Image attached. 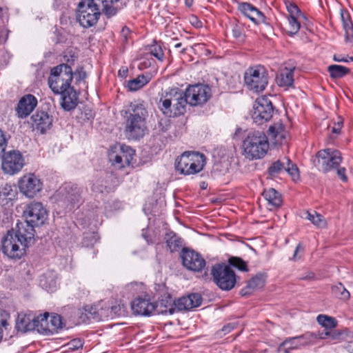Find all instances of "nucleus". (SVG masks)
Instances as JSON below:
<instances>
[{
	"instance_id": "obj_31",
	"label": "nucleus",
	"mask_w": 353,
	"mask_h": 353,
	"mask_svg": "<svg viewBox=\"0 0 353 353\" xmlns=\"http://www.w3.org/2000/svg\"><path fill=\"white\" fill-rule=\"evenodd\" d=\"M270 136L274 139L275 144H282L285 140L288 132L282 123H276L269 128Z\"/></svg>"
},
{
	"instance_id": "obj_41",
	"label": "nucleus",
	"mask_w": 353,
	"mask_h": 353,
	"mask_svg": "<svg viewBox=\"0 0 353 353\" xmlns=\"http://www.w3.org/2000/svg\"><path fill=\"white\" fill-rule=\"evenodd\" d=\"M305 19V17H288V24L287 32L289 35L296 34L301 28V23Z\"/></svg>"
},
{
	"instance_id": "obj_6",
	"label": "nucleus",
	"mask_w": 353,
	"mask_h": 353,
	"mask_svg": "<svg viewBox=\"0 0 353 353\" xmlns=\"http://www.w3.org/2000/svg\"><path fill=\"white\" fill-rule=\"evenodd\" d=\"M246 88L254 93L263 92L268 84V72L261 65L249 67L244 73Z\"/></svg>"
},
{
	"instance_id": "obj_55",
	"label": "nucleus",
	"mask_w": 353,
	"mask_h": 353,
	"mask_svg": "<svg viewBox=\"0 0 353 353\" xmlns=\"http://www.w3.org/2000/svg\"><path fill=\"white\" fill-rule=\"evenodd\" d=\"M68 345L70 350L74 351L82 348L83 343L80 339H75L72 340L70 343H68Z\"/></svg>"
},
{
	"instance_id": "obj_32",
	"label": "nucleus",
	"mask_w": 353,
	"mask_h": 353,
	"mask_svg": "<svg viewBox=\"0 0 353 353\" xmlns=\"http://www.w3.org/2000/svg\"><path fill=\"white\" fill-rule=\"evenodd\" d=\"M17 196V192L10 184L6 183L0 187V204L2 205L12 203Z\"/></svg>"
},
{
	"instance_id": "obj_7",
	"label": "nucleus",
	"mask_w": 353,
	"mask_h": 353,
	"mask_svg": "<svg viewBox=\"0 0 353 353\" xmlns=\"http://www.w3.org/2000/svg\"><path fill=\"white\" fill-rule=\"evenodd\" d=\"M205 158L203 154L185 152L176 159V169L183 174H194L203 169Z\"/></svg>"
},
{
	"instance_id": "obj_36",
	"label": "nucleus",
	"mask_w": 353,
	"mask_h": 353,
	"mask_svg": "<svg viewBox=\"0 0 353 353\" xmlns=\"http://www.w3.org/2000/svg\"><path fill=\"white\" fill-rule=\"evenodd\" d=\"M157 305L158 307L155 312L158 314H173L175 312L174 301L170 296H168L165 300L161 299Z\"/></svg>"
},
{
	"instance_id": "obj_16",
	"label": "nucleus",
	"mask_w": 353,
	"mask_h": 353,
	"mask_svg": "<svg viewBox=\"0 0 353 353\" xmlns=\"http://www.w3.org/2000/svg\"><path fill=\"white\" fill-rule=\"evenodd\" d=\"M273 107L268 98L261 97L256 99L252 112V118L254 123L258 125L263 124L271 119Z\"/></svg>"
},
{
	"instance_id": "obj_20",
	"label": "nucleus",
	"mask_w": 353,
	"mask_h": 353,
	"mask_svg": "<svg viewBox=\"0 0 353 353\" xmlns=\"http://www.w3.org/2000/svg\"><path fill=\"white\" fill-rule=\"evenodd\" d=\"M181 258L183 266L191 271L200 272L205 265L204 259L193 250H183Z\"/></svg>"
},
{
	"instance_id": "obj_13",
	"label": "nucleus",
	"mask_w": 353,
	"mask_h": 353,
	"mask_svg": "<svg viewBox=\"0 0 353 353\" xmlns=\"http://www.w3.org/2000/svg\"><path fill=\"white\" fill-rule=\"evenodd\" d=\"M134 155V150L130 146L115 145L111 148L108 153V158L114 167L122 168L130 165Z\"/></svg>"
},
{
	"instance_id": "obj_1",
	"label": "nucleus",
	"mask_w": 353,
	"mask_h": 353,
	"mask_svg": "<svg viewBox=\"0 0 353 353\" xmlns=\"http://www.w3.org/2000/svg\"><path fill=\"white\" fill-rule=\"evenodd\" d=\"M16 232L8 231L2 239V250L11 259H20L34 241V229L27 223H18Z\"/></svg>"
},
{
	"instance_id": "obj_29",
	"label": "nucleus",
	"mask_w": 353,
	"mask_h": 353,
	"mask_svg": "<svg viewBox=\"0 0 353 353\" xmlns=\"http://www.w3.org/2000/svg\"><path fill=\"white\" fill-rule=\"evenodd\" d=\"M39 285L48 292H54L58 288L56 274L52 271L44 273L39 278Z\"/></svg>"
},
{
	"instance_id": "obj_30",
	"label": "nucleus",
	"mask_w": 353,
	"mask_h": 353,
	"mask_svg": "<svg viewBox=\"0 0 353 353\" xmlns=\"http://www.w3.org/2000/svg\"><path fill=\"white\" fill-rule=\"evenodd\" d=\"M276 81L280 87L292 86L294 83V69L288 68L281 69L276 77Z\"/></svg>"
},
{
	"instance_id": "obj_63",
	"label": "nucleus",
	"mask_w": 353,
	"mask_h": 353,
	"mask_svg": "<svg viewBox=\"0 0 353 353\" xmlns=\"http://www.w3.org/2000/svg\"><path fill=\"white\" fill-rule=\"evenodd\" d=\"M314 273H312V272H310V273H308V274H307V276H304V277H302L301 279H305V280H306V279H314Z\"/></svg>"
},
{
	"instance_id": "obj_47",
	"label": "nucleus",
	"mask_w": 353,
	"mask_h": 353,
	"mask_svg": "<svg viewBox=\"0 0 353 353\" xmlns=\"http://www.w3.org/2000/svg\"><path fill=\"white\" fill-rule=\"evenodd\" d=\"M285 163H287V164L285 167V171L291 176L293 181H297L299 179V172L297 166L292 163L289 159H285Z\"/></svg>"
},
{
	"instance_id": "obj_24",
	"label": "nucleus",
	"mask_w": 353,
	"mask_h": 353,
	"mask_svg": "<svg viewBox=\"0 0 353 353\" xmlns=\"http://www.w3.org/2000/svg\"><path fill=\"white\" fill-rule=\"evenodd\" d=\"M37 105V99L32 94L23 96L19 101L17 113L19 118L27 117Z\"/></svg>"
},
{
	"instance_id": "obj_33",
	"label": "nucleus",
	"mask_w": 353,
	"mask_h": 353,
	"mask_svg": "<svg viewBox=\"0 0 353 353\" xmlns=\"http://www.w3.org/2000/svg\"><path fill=\"white\" fill-rule=\"evenodd\" d=\"M263 196L267 201L270 209L278 208L282 203L281 195L274 188H268L263 191Z\"/></svg>"
},
{
	"instance_id": "obj_45",
	"label": "nucleus",
	"mask_w": 353,
	"mask_h": 353,
	"mask_svg": "<svg viewBox=\"0 0 353 353\" xmlns=\"http://www.w3.org/2000/svg\"><path fill=\"white\" fill-rule=\"evenodd\" d=\"M10 319L9 313L4 310H0V341L3 338V331L7 330L10 327Z\"/></svg>"
},
{
	"instance_id": "obj_59",
	"label": "nucleus",
	"mask_w": 353,
	"mask_h": 353,
	"mask_svg": "<svg viewBox=\"0 0 353 353\" xmlns=\"http://www.w3.org/2000/svg\"><path fill=\"white\" fill-rule=\"evenodd\" d=\"M303 250H304L303 246L301 243H299L297 245V246L296 247L292 259L294 260H297V259H300V256H298V253L303 252Z\"/></svg>"
},
{
	"instance_id": "obj_3",
	"label": "nucleus",
	"mask_w": 353,
	"mask_h": 353,
	"mask_svg": "<svg viewBox=\"0 0 353 353\" xmlns=\"http://www.w3.org/2000/svg\"><path fill=\"white\" fill-rule=\"evenodd\" d=\"M186 105L183 91L172 88L162 93L158 107L166 117H174L185 113Z\"/></svg>"
},
{
	"instance_id": "obj_58",
	"label": "nucleus",
	"mask_w": 353,
	"mask_h": 353,
	"mask_svg": "<svg viewBox=\"0 0 353 353\" xmlns=\"http://www.w3.org/2000/svg\"><path fill=\"white\" fill-rule=\"evenodd\" d=\"M343 125V121L340 119L337 123L332 127V132L334 134H339Z\"/></svg>"
},
{
	"instance_id": "obj_60",
	"label": "nucleus",
	"mask_w": 353,
	"mask_h": 353,
	"mask_svg": "<svg viewBox=\"0 0 353 353\" xmlns=\"http://www.w3.org/2000/svg\"><path fill=\"white\" fill-rule=\"evenodd\" d=\"M128 74V69L126 66H122L118 72V75L121 78L125 79Z\"/></svg>"
},
{
	"instance_id": "obj_38",
	"label": "nucleus",
	"mask_w": 353,
	"mask_h": 353,
	"mask_svg": "<svg viewBox=\"0 0 353 353\" xmlns=\"http://www.w3.org/2000/svg\"><path fill=\"white\" fill-rule=\"evenodd\" d=\"M341 18L343 28L345 31L346 38L350 39L353 37V23L349 13L345 10H341Z\"/></svg>"
},
{
	"instance_id": "obj_37",
	"label": "nucleus",
	"mask_w": 353,
	"mask_h": 353,
	"mask_svg": "<svg viewBox=\"0 0 353 353\" xmlns=\"http://www.w3.org/2000/svg\"><path fill=\"white\" fill-rule=\"evenodd\" d=\"M316 322L325 330L334 329L338 325V321L334 317L326 314H319Z\"/></svg>"
},
{
	"instance_id": "obj_51",
	"label": "nucleus",
	"mask_w": 353,
	"mask_h": 353,
	"mask_svg": "<svg viewBox=\"0 0 353 353\" xmlns=\"http://www.w3.org/2000/svg\"><path fill=\"white\" fill-rule=\"evenodd\" d=\"M328 333L329 330H325L324 332H307V334H310L314 335V337L310 340V344H314L317 342L319 339H328Z\"/></svg>"
},
{
	"instance_id": "obj_61",
	"label": "nucleus",
	"mask_w": 353,
	"mask_h": 353,
	"mask_svg": "<svg viewBox=\"0 0 353 353\" xmlns=\"http://www.w3.org/2000/svg\"><path fill=\"white\" fill-rule=\"evenodd\" d=\"M139 287H141V285L137 283H131L128 285V289L134 290H137V289L139 288Z\"/></svg>"
},
{
	"instance_id": "obj_62",
	"label": "nucleus",
	"mask_w": 353,
	"mask_h": 353,
	"mask_svg": "<svg viewBox=\"0 0 353 353\" xmlns=\"http://www.w3.org/2000/svg\"><path fill=\"white\" fill-rule=\"evenodd\" d=\"M334 59L336 61H339V62H347L348 60L347 59L345 58V57H343L341 56H336V55H334Z\"/></svg>"
},
{
	"instance_id": "obj_28",
	"label": "nucleus",
	"mask_w": 353,
	"mask_h": 353,
	"mask_svg": "<svg viewBox=\"0 0 353 353\" xmlns=\"http://www.w3.org/2000/svg\"><path fill=\"white\" fill-rule=\"evenodd\" d=\"M59 94L61 95V105L63 109L66 110H70L76 107L77 104L78 96L72 86L67 88L65 91H63Z\"/></svg>"
},
{
	"instance_id": "obj_4",
	"label": "nucleus",
	"mask_w": 353,
	"mask_h": 353,
	"mask_svg": "<svg viewBox=\"0 0 353 353\" xmlns=\"http://www.w3.org/2000/svg\"><path fill=\"white\" fill-rule=\"evenodd\" d=\"M242 147L246 159L256 160L265 157L269 149V143L263 132L253 131L248 133L243 141Z\"/></svg>"
},
{
	"instance_id": "obj_9",
	"label": "nucleus",
	"mask_w": 353,
	"mask_h": 353,
	"mask_svg": "<svg viewBox=\"0 0 353 353\" xmlns=\"http://www.w3.org/2000/svg\"><path fill=\"white\" fill-rule=\"evenodd\" d=\"M214 283L223 290H230L236 283V275L232 269L225 264H216L211 270Z\"/></svg>"
},
{
	"instance_id": "obj_23",
	"label": "nucleus",
	"mask_w": 353,
	"mask_h": 353,
	"mask_svg": "<svg viewBox=\"0 0 353 353\" xmlns=\"http://www.w3.org/2000/svg\"><path fill=\"white\" fill-rule=\"evenodd\" d=\"M38 316L32 313H20L16 322V328L18 331L26 332L28 331H37Z\"/></svg>"
},
{
	"instance_id": "obj_40",
	"label": "nucleus",
	"mask_w": 353,
	"mask_h": 353,
	"mask_svg": "<svg viewBox=\"0 0 353 353\" xmlns=\"http://www.w3.org/2000/svg\"><path fill=\"white\" fill-rule=\"evenodd\" d=\"M265 282V277L263 274H257L249 281L247 285L248 291L246 293H250L255 290L262 288Z\"/></svg>"
},
{
	"instance_id": "obj_46",
	"label": "nucleus",
	"mask_w": 353,
	"mask_h": 353,
	"mask_svg": "<svg viewBox=\"0 0 353 353\" xmlns=\"http://www.w3.org/2000/svg\"><path fill=\"white\" fill-rule=\"evenodd\" d=\"M285 159H288V158H284L282 161L278 160L274 162L268 169V172L270 175L274 176L285 170V167L286 166L287 163H285Z\"/></svg>"
},
{
	"instance_id": "obj_43",
	"label": "nucleus",
	"mask_w": 353,
	"mask_h": 353,
	"mask_svg": "<svg viewBox=\"0 0 353 353\" xmlns=\"http://www.w3.org/2000/svg\"><path fill=\"white\" fill-rule=\"evenodd\" d=\"M330 76L333 78H340L348 73L349 69L339 65H332L328 67Z\"/></svg>"
},
{
	"instance_id": "obj_21",
	"label": "nucleus",
	"mask_w": 353,
	"mask_h": 353,
	"mask_svg": "<svg viewBox=\"0 0 353 353\" xmlns=\"http://www.w3.org/2000/svg\"><path fill=\"white\" fill-rule=\"evenodd\" d=\"M30 124L34 130L43 134L50 129L52 118L47 112L37 111L30 117Z\"/></svg>"
},
{
	"instance_id": "obj_34",
	"label": "nucleus",
	"mask_w": 353,
	"mask_h": 353,
	"mask_svg": "<svg viewBox=\"0 0 353 353\" xmlns=\"http://www.w3.org/2000/svg\"><path fill=\"white\" fill-rule=\"evenodd\" d=\"M81 189L77 186L70 187V190L67 191L65 196V201L68 203L70 209L79 206L81 201Z\"/></svg>"
},
{
	"instance_id": "obj_5",
	"label": "nucleus",
	"mask_w": 353,
	"mask_h": 353,
	"mask_svg": "<svg viewBox=\"0 0 353 353\" xmlns=\"http://www.w3.org/2000/svg\"><path fill=\"white\" fill-rule=\"evenodd\" d=\"M72 78V68L68 64H60L51 70L48 82L52 91L57 94L71 86Z\"/></svg>"
},
{
	"instance_id": "obj_57",
	"label": "nucleus",
	"mask_w": 353,
	"mask_h": 353,
	"mask_svg": "<svg viewBox=\"0 0 353 353\" xmlns=\"http://www.w3.org/2000/svg\"><path fill=\"white\" fill-rule=\"evenodd\" d=\"M337 170V175L343 181L346 182L347 181V177L345 174L346 170L345 168H338Z\"/></svg>"
},
{
	"instance_id": "obj_18",
	"label": "nucleus",
	"mask_w": 353,
	"mask_h": 353,
	"mask_svg": "<svg viewBox=\"0 0 353 353\" xmlns=\"http://www.w3.org/2000/svg\"><path fill=\"white\" fill-rule=\"evenodd\" d=\"M37 332L44 335L57 332L63 327L60 315L44 313L38 316Z\"/></svg>"
},
{
	"instance_id": "obj_44",
	"label": "nucleus",
	"mask_w": 353,
	"mask_h": 353,
	"mask_svg": "<svg viewBox=\"0 0 353 353\" xmlns=\"http://www.w3.org/2000/svg\"><path fill=\"white\" fill-rule=\"evenodd\" d=\"M78 50L74 48H68L63 54V60L66 62L65 64L71 67L78 58Z\"/></svg>"
},
{
	"instance_id": "obj_27",
	"label": "nucleus",
	"mask_w": 353,
	"mask_h": 353,
	"mask_svg": "<svg viewBox=\"0 0 353 353\" xmlns=\"http://www.w3.org/2000/svg\"><path fill=\"white\" fill-rule=\"evenodd\" d=\"M123 311L124 306L121 304L112 305L110 307H106L105 308L101 307V308L98 310L96 314L94 313L93 318L97 320H103V319L108 317L114 318L121 315Z\"/></svg>"
},
{
	"instance_id": "obj_53",
	"label": "nucleus",
	"mask_w": 353,
	"mask_h": 353,
	"mask_svg": "<svg viewBox=\"0 0 353 353\" xmlns=\"http://www.w3.org/2000/svg\"><path fill=\"white\" fill-rule=\"evenodd\" d=\"M343 332L338 330H329L328 341L330 343H337L341 341Z\"/></svg>"
},
{
	"instance_id": "obj_39",
	"label": "nucleus",
	"mask_w": 353,
	"mask_h": 353,
	"mask_svg": "<svg viewBox=\"0 0 353 353\" xmlns=\"http://www.w3.org/2000/svg\"><path fill=\"white\" fill-rule=\"evenodd\" d=\"M305 218L308 219L315 226L319 228H325L327 226L326 220L324 217L320 214L317 213L315 211L312 212H306L305 213Z\"/></svg>"
},
{
	"instance_id": "obj_12",
	"label": "nucleus",
	"mask_w": 353,
	"mask_h": 353,
	"mask_svg": "<svg viewBox=\"0 0 353 353\" xmlns=\"http://www.w3.org/2000/svg\"><path fill=\"white\" fill-rule=\"evenodd\" d=\"M23 216L26 221L21 223H27L34 229V226H40L46 222L48 213L41 203L33 201L26 206Z\"/></svg>"
},
{
	"instance_id": "obj_64",
	"label": "nucleus",
	"mask_w": 353,
	"mask_h": 353,
	"mask_svg": "<svg viewBox=\"0 0 353 353\" xmlns=\"http://www.w3.org/2000/svg\"><path fill=\"white\" fill-rule=\"evenodd\" d=\"M194 0H185V3L187 6L190 7L193 4Z\"/></svg>"
},
{
	"instance_id": "obj_25",
	"label": "nucleus",
	"mask_w": 353,
	"mask_h": 353,
	"mask_svg": "<svg viewBox=\"0 0 353 353\" xmlns=\"http://www.w3.org/2000/svg\"><path fill=\"white\" fill-rule=\"evenodd\" d=\"M239 11L255 24L264 23L265 17L262 12L250 3H241L239 5Z\"/></svg>"
},
{
	"instance_id": "obj_56",
	"label": "nucleus",
	"mask_w": 353,
	"mask_h": 353,
	"mask_svg": "<svg viewBox=\"0 0 353 353\" xmlns=\"http://www.w3.org/2000/svg\"><path fill=\"white\" fill-rule=\"evenodd\" d=\"M336 288L340 292L341 299L347 301L350 299V293L344 288L341 283H340L339 286H336Z\"/></svg>"
},
{
	"instance_id": "obj_15",
	"label": "nucleus",
	"mask_w": 353,
	"mask_h": 353,
	"mask_svg": "<svg viewBox=\"0 0 353 353\" xmlns=\"http://www.w3.org/2000/svg\"><path fill=\"white\" fill-rule=\"evenodd\" d=\"M19 189L28 198L34 197L43 188L40 179L33 173H26L18 180Z\"/></svg>"
},
{
	"instance_id": "obj_48",
	"label": "nucleus",
	"mask_w": 353,
	"mask_h": 353,
	"mask_svg": "<svg viewBox=\"0 0 353 353\" xmlns=\"http://www.w3.org/2000/svg\"><path fill=\"white\" fill-rule=\"evenodd\" d=\"M150 53L156 57L157 59L162 61L163 59L164 54L161 46L159 44L154 43L149 48Z\"/></svg>"
},
{
	"instance_id": "obj_17",
	"label": "nucleus",
	"mask_w": 353,
	"mask_h": 353,
	"mask_svg": "<svg viewBox=\"0 0 353 353\" xmlns=\"http://www.w3.org/2000/svg\"><path fill=\"white\" fill-rule=\"evenodd\" d=\"M187 104L192 106L205 103L210 97V89L208 85L196 84L190 85L184 92Z\"/></svg>"
},
{
	"instance_id": "obj_50",
	"label": "nucleus",
	"mask_w": 353,
	"mask_h": 353,
	"mask_svg": "<svg viewBox=\"0 0 353 353\" xmlns=\"http://www.w3.org/2000/svg\"><path fill=\"white\" fill-rule=\"evenodd\" d=\"M229 263L231 265L238 268L241 271H247V264L241 259L238 257H231L229 259Z\"/></svg>"
},
{
	"instance_id": "obj_8",
	"label": "nucleus",
	"mask_w": 353,
	"mask_h": 353,
	"mask_svg": "<svg viewBox=\"0 0 353 353\" xmlns=\"http://www.w3.org/2000/svg\"><path fill=\"white\" fill-rule=\"evenodd\" d=\"M100 6L96 0H84L79 3L77 19L81 26L90 28L97 23L101 14Z\"/></svg>"
},
{
	"instance_id": "obj_49",
	"label": "nucleus",
	"mask_w": 353,
	"mask_h": 353,
	"mask_svg": "<svg viewBox=\"0 0 353 353\" xmlns=\"http://www.w3.org/2000/svg\"><path fill=\"white\" fill-rule=\"evenodd\" d=\"M286 7L289 13L288 17H305L294 3H290L286 6Z\"/></svg>"
},
{
	"instance_id": "obj_26",
	"label": "nucleus",
	"mask_w": 353,
	"mask_h": 353,
	"mask_svg": "<svg viewBox=\"0 0 353 353\" xmlns=\"http://www.w3.org/2000/svg\"><path fill=\"white\" fill-rule=\"evenodd\" d=\"M202 302V298L199 294H192L188 296L179 298L174 301L175 310H188L199 307Z\"/></svg>"
},
{
	"instance_id": "obj_10",
	"label": "nucleus",
	"mask_w": 353,
	"mask_h": 353,
	"mask_svg": "<svg viewBox=\"0 0 353 353\" xmlns=\"http://www.w3.org/2000/svg\"><path fill=\"white\" fill-rule=\"evenodd\" d=\"M26 165L25 158L19 150L4 152L1 158V170L4 174L14 176L19 173Z\"/></svg>"
},
{
	"instance_id": "obj_54",
	"label": "nucleus",
	"mask_w": 353,
	"mask_h": 353,
	"mask_svg": "<svg viewBox=\"0 0 353 353\" xmlns=\"http://www.w3.org/2000/svg\"><path fill=\"white\" fill-rule=\"evenodd\" d=\"M8 144V139L5 133L0 130V156L5 151Z\"/></svg>"
},
{
	"instance_id": "obj_22",
	"label": "nucleus",
	"mask_w": 353,
	"mask_h": 353,
	"mask_svg": "<svg viewBox=\"0 0 353 353\" xmlns=\"http://www.w3.org/2000/svg\"><path fill=\"white\" fill-rule=\"evenodd\" d=\"M134 314L141 316H149L155 313L158 307L157 303L152 302L148 299L137 298L131 304Z\"/></svg>"
},
{
	"instance_id": "obj_35",
	"label": "nucleus",
	"mask_w": 353,
	"mask_h": 353,
	"mask_svg": "<svg viewBox=\"0 0 353 353\" xmlns=\"http://www.w3.org/2000/svg\"><path fill=\"white\" fill-rule=\"evenodd\" d=\"M151 78L148 74H140L137 78L128 81V88L130 91H137L148 84Z\"/></svg>"
},
{
	"instance_id": "obj_42",
	"label": "nucleus",
	"mask_w": 353,
	"mask_h": 353,
	"mask_svg": "<svg viewBox=\"0 0 353 353\" xmlns=\"http://www.w3.org/2000/svg\"><path fill=\"white\" fill-rule=\"evenodd\" d=\"M119 1V0H96L97 3H101L103 12L108 17H112L116 14L117 9L113 6V3Z\"/></svg>"
},
{
	"instance_id": "obj_52",
	"label": "nucleus",
	"mask_w": 353,
	"mask_h": 353,
	"mask_svg": "<svg viewBox=\"0 0 353 353\" xmlns=\"http://www.w3.org/2000/svg\"><path fill=\"white\" fill-rule=\"evenodd\" d=\"M167 245L171 252L177 251L181 246L180 239L176 236H173L168 240Z\"/></svg>"
},
{
	"instance_id": "obj_19",
	"label": "nucleus",
	"mask_w": 353,
	"mask_h": 353,
	"mask_svg": "<svg viewBox=\"0 0 353 353\" xmlns=\"http://www.w3.org/2000/svg\"><path fill=\"white\" fill-rule=\"evenodd\" d=\"M314 337L310 334H304L298 336L286 339L278 347V353H290L291 350L310 345V340Z\"/></svg>"
},
{
	"instance_id": "obj_2",
	"label": "nucleus",
	"mask_w": 353,
	"mask_h": 353,
	"mask_svg": "<svg viewBox=\"0 0 353 353\" xmlns=\"http://www.w3.org/2000/svg\"><path fill=\"white\" fill-rule=\"evenodd\" d=\"M147 111L141 103H132L125 110V134L128 139H139L146 131Z\"/></svg>"
},
{
	"instance_id": "obj_14",
	"label": "nucleus",
	"mask_w": 353,
	"mask_h": 353,
	"mask_svg": "<svg viewBox=\"0 0 353 353\" xmlns=\"http://www.w3.org/2000/svg\"><path fill=\"white\" fill-rule=\"evenodd\" d=\"M134 155V150L130 146L115 145L111 148L108 153V158L114 167L122 168L130 165Z\"/></svg>"
},
{
	"instance_id": "obj_11",
	"label": "nucleus",
	"mask_w": 353,
	"mask_h": 353,
	"mask_svg": "<svg viewBox=\"0 0 353 353\" xmlns=\"http://www.w3.org/2000/svg\"><path fill=\"white\" fill-rule=\"evenodd\" d=\"M317 166L323 172L338 168L342 162L341 153L333 148L319 150L316 154Z\"/></svg>"
}]
</instances>
